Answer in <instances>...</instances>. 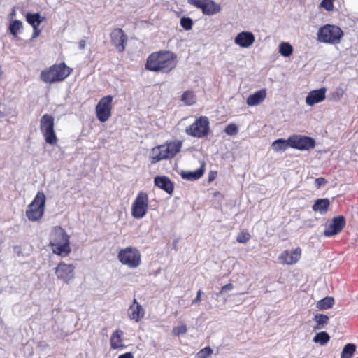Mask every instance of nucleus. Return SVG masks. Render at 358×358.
Masks as SVG:
<instances>
[{"mask_svg": "<svg viewBox=\"0 0 358 358\" xmlns=\"http://www.w3.org/2000/svg\"><path fill=\"white\" fill-rule=\"evenodd\" d=\"M176 58L169 51L154 52L148 57L145 67L152 71L168 73L176 66Z\"/></svg>", "mask_w": 358, "mask_h": 358, "instance_id": "obj_1", "label": "nucleus"}, {"mask_svg": "<svg viewBox=\"0 0 358 358\" xmlns=\"http://www.w3.org/2000/svg\"><path fill=\"white\" fill-rule=\"evenodd\" d=\"M69 236L59 226L55 227L50 234V244L52 252L62 257H67L71 250L69 245Z\"/></svg>", "mask_w": 358, "mask_h": 358, "instance_id": "obj_2", "label": "nucleus"}, {"mask_svg": "<svg viewBox=\"0 0 358 358\" xmlns=\"http://www.w3.org/2000/svg\"><path fill=\"white\" fill-rule=\"evenodd\" d=\"M181 147V141H173L165 145L155 147L150 152L152 163L155 164L162 159L173 157L180 152Z\"/></svg>", "mask_w": 358, "mask_h": 358, "instance_id": "obj_3", "label": "nucleus"}, {"mask_svg": "<svg viewBox=\"0 0 358 358\" xmlns=\"http://www.w3.org/2000/svg\"><path fill=\"white\" fill-rule=\"evenodd\" d=\"M71 69L69 68L64 63L55 64L49 69L42 71L41 79L45 83H55L64 80L70 75Z\"/></svg>", "mask_w": 358, "mask_h": 358, "instance_id": "obj_4", "label": "nucleus"}, {"mask_svg": "<svg viewBox=\"0 0 358 358\" xmlns=\"http://www.w3.org/2000/svg\"><path fill=\"white\" fill-rule=\"evenodd\" d=\"M317 36L321 43L338 44L343 36V31L339 27L328 24L318 29Z\"/></svg>", "mask_w": 358, "mask_h": 358, "instance_id": "obj_5", "label": "nucleus"}, {"mask_svg": "<svg viewBox=\"0 0 358 358\" xmlns=\"http://www.w3.org/2000/svg\"><path fill=\"white\" fill-rule=\"evenodd\" d=\"M117 258L122 264L131 269L136 268L141 263V255L139 250L131 246L121 249L118 252Z\"/></svg>", "mask_w": 358, "mask_h": 358, "instance_id": "obj_6", "label": "nucleus"}, {"mask_svg": "<svg viewBox=\"0 0 358 358\" xmlns=\"http://www.w3.org/2000/svg\"><path fill=\"white\" fill-rule=\"evenodd\" d=\"M45 196L43 192H38L33 201L28 206L26 215L31 221H38L44 213Z\"/></svg>", "mask_w": 358, "mask_h": 358, "instance_id": "obj_7", "label": "nucleus"}, {"mask_svg": "<svg viewBox=\"0 0 358 358\" xmlns=\"http://www.w3.org/2000/svg\"><path fill=\"white\" fill-rule=\"evenodd\" d=\"M55 119L49 114H45L40 120V129L45 142L54 145L57 143V137L54 129Z\"/></svg>", "mask_w": 358, "mask_h": 358, "instance_id": "obj_8", "label": "nucleus"}, {"mask_svg": "<svg viewBox=\"0 0 358 358\" xmlns=\"http://www.w3.org/2000/svg\"><path fill=\"white\" fill-rule=\"evenodd\" d=\"M210 131V122L207 117L201 116L185 129V133L192 137L202 138L206 137Z\"/></svg>", "mask_w": 358, "mask_h": 358, "instance_id": "obj_9", "label": "nucleus"}, {"mask_svg": "<svg viewBox=\"0 0 358 358\" xmlns=\"http://www.w3.org/2000/svg\"><path fill=\"white\" fill-rule=\"evenodd\" d=\"M148 209V196L143 192L138 194L131 206V215L134 218L141 219L147 213Z\"/></svg>", "mask_w": 358, "mask_h": 358, "instance_id": "obj_10", "label": "nucleus"}, {"mask_svg": "<svg viewBox=\"0 0 358 358\" xmlns=\"http://www.w3.org/2000/svg\"><path fill=\"white\" fill-rule=\"evenodd\" d=\"M113 96L108 95L100 99L96 106L97 119L101 122H106L111 116Z\"/></svg>", "mask_w": 358, "mask_h": 358, "instance_id": "obj_11", "label": "nucleus"}, {"mask_svg": "<svg viewBox=\"0 0 358 358\" xmlns=\"http://www.w3.org/2000/svg\"><path fill=\"white\" fill-rule=\"evenodd\" d=\"M289 146L300 150H310L315 147V141L309 136L294 134L289 137Z\"/></svg>", "mask_w": 358, "mask_h": 358, "instance_id": "obj_12", "label": "nucleus"}, {"mask_svg": "<svg viewBox=\"0 0 358 358\" xmlns=\"http://www.w3.org/2000/svg\"><path fill=\"white\" fill-rule=\"evenodd\" d=\"M187 3L201 9L203 13L206 15H213L221 10L220 6L213 0H187Z\"/></svg>", "mask_w": 358, "mask_h": 358, "instance_id": "obj_13", "label": "nucleus"}, {"mask_svg": "<svg viewBox=\"0 0 358 358\" xmlns=\"http://www.w3.org/2000/svg\"><path fill=\"white\" fill-rule=\"evenodd\" d=\"M75 268L72 264L62 262L55 268V273L58 280L68 284L74 278Z\"/></svg>", "mask_w": 358, "mask_h": 358, "instance_id": "obj_14", "label": "nucleus"}, {"mask_svg": "<svg viewBox=\"0 0 358 358\" xmlns=\"http://www.w3.org/2000/svg\"><path fill=\"white\" fill-rule=\"evenodd\" d=\"M112 45L116 48L118 52L125 50L128 37L124 31L120 28L113 29L110 34Z\"/></svg>", "mask_w": 358, "mask_h": 358, "instance_id": "obj_15", "label": "nucleus"}, {"mask_svg": "<svg viewBox=\"0 0 358 358\" xmlns=\"http://www.w3.org/2000/svg\"><path fill=\"white\" fill-rule=\"evenodd\" d=\"M302 250L300 247L292 250H285L278 257V260L282 264L293 265L301 259Z\"/></svg>", "mask_w": 358, "mask_h": 358, "instance_id": "obj_16", "label": "nucleus"}, {"mask_svg": "<svg viewBox=\"0 0 358 358\" xmlns=\"http://www.w3.org/2000/svg\"><path fill=\"white\" fill-rule=\"evenodd\" d=\"M345 220L343 216L340 215L333 218L331 222L327 225L324 231L325 236H331L338 234L344 228Z\"/></svg>", "mask_w": 358, "mask_h": 358, "instance_id": "obj_17", "label": "nucleus"}, {"mask_svg": "<svg viewBox=\"0 0 358 358\" xmlns=\"http://www.w3.org/2000/svg\"><path fill=\"white\" fill-rule=\"evenodd\" d=\"M255 40V36L252 32L243 31L237 34L234 43L241 48H248L254 43Z\"/></svg>", "mask_w": 358, "mask_h": 358, "instance_id": "obj_18", "label": "nucleus"}, {"mask_svg": "<svg viewBox=\"0 0 358 358\" xmlns=\"http://www.w3.org/2000/svg\"><path fill=\"white\" fill-rule=\"evenodd\" d=\"M325 94L326 89L324 87L310 91L306 98V104L312 106L315 103L322 101L325 99Z\"/></svg>", "mask_w": 358, "mask_h": 358, "instance_id": "obj_19", "label": "nucleus"}, {"mask_svg": "<svg viewBox=\"0 0 358 358\" xmlns=\"http://www.w3.org/2000/svg\"><path fill=\"white\" fill-rule=\"evenodd\" d=\"M129 317L136 322H139L143 317L145 311L141 304H139L136 299H134L133 304L129 307Z\"/></svg>", "mask_w": 358, "mask_h": 358, "instance_id": "obj_20", "label": "nucleus"}, {"mask_svg": "<svg viewBox=\"0 0 358 358\" xmlns=\"http://www.w3.org/2000/svg\"><path fill=\"white\" fill-rule=\"evenodd\" d=\"M155 185L160 189L164 190L168 194H171L173 192V185L171 180L166 176H157L154 180Z\"/></svg>", "mask_w": 358, "mask_h": 358, "instance_id": "obj_21", "label": "nucleus"}, {"mask_svg": "<svg viewBox=\"0 0 358 358\" xmlns=\"http://www.w3.org/2000/svg\"><path fill=\"white\" fill-rule=\"evenodd\" d=\"M266 96V89H262L250 95L247 99L246 103L250 106H257L262 103L265 99Z\"/></svg>", "mask_w": 358, "mask_h": 358, "instance_id": "obj_22", "label": "nucleus"}, {"mask_svg": "<svg viewBox=\"0 0 358 358\" xmlns=\"http://www.w3.org/2000/svg\"><path fill=\"white\" fill-rule=\"evenodd\" d=\"M122 335L123 331L120 329H117L113 332L110 338V345L113 349L122 348L124 346L122 340Z\"/></svg>", "mask_w": 358, "mask_h": 358, "instance_id": "obj_23", "label": "nucleus"}, {"mask_svg": "<svg viewBox=\"0 0 358 358\" xmlns=\"http://www.w3.org/2000/svg\"><path fill=\"white\" fill-rule=\"evenodd\" d=\"M329 203L328 199H317L313 206V210L314 211H319L321 214H324L327 211Z\"/></svg>", "mask_w": 358, "mask_h": 358, "instance_id": "obj_24", "label": "nucleus"}, {"mask_svg": "<svg viewBox=\"0 0 358 358\" xmlns=\"http://www.w3.org/2000/svg\"><path fill=\"white\" fill-rule=\"evenodd\" d=\"M204 173V169L203 167H201L194 171H187L182 173V177L184 179H187L189 180H194L200 178Z\"/></svg>", "mask_w": 358, "mask_h": 358, "instance_id": "obj_25", "label": "nucleus"}, {"mask_svg": "<svg viewBox=\"0 0 358 358\" xmlns=\"http://www.w3.org/2000/svg\"><path fill=\"white\" fill-rule=\"evenodd\" d=\"M313 320L316 322L317 324L314 327V330H320L323 329L325 325L328 324L329 317L323 314L315 315Z\"/></svg>", "mask_w": 358, "mask_h": 358, "instance_id": "obj_26", "label": "nucleus"}, {"mask_svg": "<svg viewBox=\"0 0 358 358\" xmlns=\"http://www.w3.org/2000/svg\"><path fill=\"white\" fill-rule=\"evenodd\" d=\"M180 100L186 106H192L196 102V96L194 92L187 90L182 94Z\"/></svg>", "mask_w": 358, "mask_h": 358, "instance_id": "obj_27", "label": "nucleus"}, {"mask_svg": "<svg viewBox=\"0 0 358 358\" xmlns=\"http://www.w3.org/2000/svg\"><path fill=\"white\" fill-rule=\"evenodd\" d=\"M289 147H290L289 138L287 140L279 138L272 143V148L275 152L285 151Z\"/></svg>", "mask_w": 358, "mask_h": 358, "instance_id": "obj_28", "label": "nucleus"}, {"mask_svg": "<svg viewBox=\"0 0 358 358\" xmlns=\"http://www.w3.org/2000/svg\"><path fill=\"white\" fill-rule=\"evenodd\" d=\"M44 17H41L39 13H27L26 15V20L32 27H38L41 23Z\"/></svg>", "mask_w": 358, "mask_h": 358, "instance_id": "obj_29", "label": "nucleus"}, {"mask_svg": "<svg viewBox=\"0 0 358 358\" xmlns=\"http://www.w3.org/2000/svg\"><path fill=\"white\" fill-rule=\"evenodd\" d=\"M330 340L329 335L326 331L317 333L313 338V342L320 343L321 345H326Z\"/></svg>", "mask_w": 358, "mask_h": 358, "instance_id": "obj_30", "label": "nucleus"}, {"mask_svg": "<svg viewBox=\"0 0 358 358\" xmlns=\"http://www.w3.org/2000/svg\"><path fill=\"white\" fill-rule=\"evenodd\" d=\"M334 300L332 297H325L317 303V308L320 310H326L330 308L334 305Z\"/></svg>", "mask_w": 358, "mask_h": 358, "instance_id": "obj_31", "label": "nucleus"}, {"mask_svg": "<svg viewBox=\"0 0 358 358\" xmlns=\"http://www.w3.org/2000/svg\"><path fill=\"white\" fill-rule=\"evenodd\" d=\"M279 52L285 57H289L293 52L292 46L287 42H282L279 45Z\"/></svg>", "mask_w": 358, "mask_h": 358, "instance_id": "obj_32", "label": "nucleus"}, {"mask_svg": "<svg viewBox=\"0 0 358 358\" xmlns=\"http://www.w3.org/2000/svg\"><path fill=\"white\" fill-rule=\"evenodd\" d=\"M356 350V345L353 343L345 345L341 352V358H350Z\"/></svg>", "mask_w": 358, "mask_h": 358, "instance_id": "obj_33", "label": "nucleus"}, {"mask_svg": "<svg viewBox=\"0 0 358 358\" xmlns=\"http://www.w3.org/2000/svg\"><path fill=\"white\" fill-rule=\"evenodd\" d=\"M22 29V23L20 20H13L9 26V30L12 35L16 36L17 31Z\"/></svg>", "mask_w": 358, "mask_h": 358, "instance_id": "obj_34", "label": "nucleus"}, {"mask_svg": "<svg viewBox=\"0 0 358 358\" xmlns=\"http://www.w3.org/2000/svg\"><path fill=\"white\" fill-rule=\"evenodd\" d=\"M180 25L184 29L189 31L192 28L193 20L190 17H182L180 18Z\"/></svg>", "mask_w": 358, "mask_h": 358, "instance_id": "obj_35", "label": "nucleus"}, {"mask_svg": "<svg viewBox=\"0 0 358 358\" xmlns=\"http://www.w3.org/2000/svg\"><path fill=\"white\" fill-rule=\"evenodd\" d=\"M250 234L246 231H241L236 236V241L241 243H245L250 239Z\"/></svg>", "mask_w": 358, "mask_h": 358, "instance_id": "obj_36", "label": "nucleus"}, {"mask_svg": "<svg viewBox=\"0 0 358 358\" xmlns=\"http://www.w3.org/2000/svg\"><path fill=\"white\" fill-rule=\"evenodd\" d=\"M212 353L213 350L210 347H206L197 352L195 358H208Z\"/></svg>", "mask_w": 358, "mask_h": 358, "instance_id": "obj_37", "label": "nucleus"}, {"mask_svg": "<svg viewBox=\"0 0 358 358\" xmlns=\"http://www.w3.org/2000/svg\"><path fill=\"white\" fill-rule=\"evenodd\" d=\"M224 131L229 136H235L238 134V129L235 124H230L225 127Z\"/></svg>", "mask_w": 358, "mask_h": 358, "instance_id": "obj_38", "label": "nucleus"}, {"mask_svg": "<svg viewBox=\"0 0 358 358\" xmlns=\"http://www.w3.org/2000/svg\"><path fill=\"white\" fill-rule=\"evenodd\" d=\"M187 331V327L185 324H182L180 326L175 327L173 329V334L175 336H180L185 334Z\"/></svg>", "mask_w": 358, "mask_h": 358, "instance_id": "obj_39", "label": "nucleus"}, {"mask_svg": "<svg viewBox=\"0 0 358 358\" xmlns=\"http://www.w3.org/2000/svg\"><path fill=\"white\" fill-rule=\"evenodd\" d=\"M320 6L327 11H331L334 9L333 0H322Z\"/></svg>", "mask_w": 358, "mask_h": 358, "instance_id": "obj_40", "label": "nucleus"}, {"mask_svg": "<svg viewBox=\"0 0 358 358\" xmlns=\"http://www.w3.org/2000/svg\"><path fill=\"white\" fill-rule=\"evenodd\" d=\"M326 183V180L323 178H318L315 179V185L317 187H321L322 185Z\"/></svg>", "mask_w": 358, "mask_h": 358, "instance_id": "obj_41", "label": "nucleus"}, {"mask_svg": "<svg viewBox=\"0 0 358 358\" xmlns=\"http://www.w3.org/2000/svg\"><path fill=\"white\" fill-rule=\"evenodd\" d=\"M234 288V285L231 283H228L224 285L221 289V292L231 290Z\"/></svg>", "mask_w": 358, "mask_h": 358, "instance_id": "obj_42", "label": "nucleus"}, {"mask_svg": "<svg viewBox=\"0 0 358 358\" xmlns=\"http://www.w3.org/2000/svg\"><path fill=\"white\" fill-rule=\"evenodd\" d=\"M203 292L201 289L197 292L196 297L192 301V304L197 303L201 300V296Z\"/></svg>", "mask_w": 358, "mask_h": 358, "instance_id": "obj_43", "label": "nucleus"}, {"mask_svg": "<svg viewBox=\"0 0 358 358\" xmlns=\"http://www.w3.org/2000/svg\"><path fill=\"white\" fill-rule=\"evenodd\" d=\"M33 29H34V32H33L32 38H34L39 36V34L41 33V30L38 28V27H35V26L33 27Z\"/></svg>", "mask_w": 358, "mask_h": 358, "instance_id": "obj_44", "label": "nucleus"}, {"mask_svg": "<svg viewBox=\"0 0 358 358\" xmlns=\"http://www.w3.org/2000/svg\"><path fill=\"white\" fill-rule=\"evenodd\" d=\"M118 358H134V356L131 352H126L120 355Z\"/></svg>", "mask_w": 358, "mask_h": 358, "instance_id": "obj_45", "label": "nucleus"}, {"mask_svg": "<svg viewBox=\"0 0 358 358\" xmlns=\"http://www.w3.org/2000/svg\"><path fill=\"white\" fill-rule=\"evenodd\" d=\"M86 42L85 40H80L78 43L79 48L83 50L85 48Z\"/></svg>", "mask_w": 358, "mask_h": 358, "instance_id": "obj_46", "label": "nucleus"}, {"mask_svg": "<svg viewBox=\"0 0 358 358\" xmlns=\"http://www.w3.org/2000/svg\"><path fill=\"white\" fill-rule=\"evenodd\" d=\"M214 178H215V176L213 173L210 174L209 178H208L209 181H212Z\"/></svg>", "mask_w": 358, "mask_h": 358, "instance_id": "obj_47", "label": "nucleus"}, {"mask_svg": "<svg viewBox=\"0 0 358 358\" xmlns=\"http://www.w3.org/2000/svg\"><path fill=\"white\" fill-rule=\"evenodd\" d=\"M222 293H223V292H221V290H220L219 292L216 293V294H215V295H216V296H220V295H221Z\"/></svg>", "mask_w": 358, "mask_h": 358, "instance_id": "obj_48", "label": "nucleus"}]
</instances>
